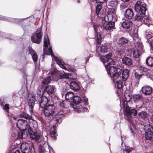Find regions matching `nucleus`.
<instances>
[{"instance_id": "nucleus-1", "label": "nucleus", "mask_w": 153, "mask_h": 153, "mask_svg": "<svg viewBox=\"0 0 153 153\" xmlns=\"http://www.w3.org/2000/svg\"><path fill=\"white\" fill-rule=\"evenodd\" d=\"M111 54L110 53L105 56H101L100 60L105 65L108 74L110 76L112 80H114L120 77L121 70L114 66H111L114 64L113 59L111 58Z\"/></svg>"}, {"instance_id": "nucleus-2", "label": "nucleus", "mask_w": 153, "mask_h": 153, "mask_svg": "<svg viewBox=\"0 0 153 153\" xmlns=\"http://www.w3.org/2000/svg\"><path fill=\"white\" fill-rule=\"evenodd\" d=\"M44 47L43 48V51L44 54L42 55L43 58L44 54L51 55L52 57V60L54 59L59 66L62 69H66L69 71H71L73 72L76 71V69L75 68L70 65H67V67H65L64 65V63L63 62L53 55L51 47L49 46V48H48L49 41L48 36L47 35H45L44 36Z\"/></svg>"}, {"instance_id": "nucleus-3", "label": "nucleus", "mask_w": 153, "mask_h": 153, "mask_svg": "<svg viewBox=\"0 0 153 153\" xmlns=\"http://www.w3.org/2000/svg\"><path fill=\"white\" fill-rule=\"evenodd\" d=\"M116 10L114 8L109 10L107 15L104 17L105 22L103 23V27L106 30H110L114 26V22L117 20L116 14Z\"/></svg>"}, {"instance_id": "nucleus-4", "label": "nucleus", "mask_w": 153, "mask_h": 153, "mask_svg": "<svg viewBox=\"0 0 153 153\" xmlns=\"http://www.w3.org/2000/svg\"><path fill=\"white\" fill-rule=\"evenodd\" d=\"M20 117L24 118L27 119L26 120L22 119H19L16 123V126L20 130L25 131L27 130L28 132H30L31 131V125L30 123V121L32 120L31 116L30 115L25 112L21 113L20 115Z\"/></svg>"}, {"instance_id": "nucleus-5", "label": "nucleus", "mask_w": 153, "mask_h": 153, "mask_svg": "<svg viewBox=\"0 0 153 153\" xmlns=\"http://www.w3.org/2000/svg\"><path fill=\"white\" fill-rule=\"evenodd\" d=\"M146 5L140 1H137L134 6L136 11L138 13L135 17V20L138 21H142L143 19V15L144 14L146 11Z\"/></svg>"}, {"instance_id": "nucleus-6", "label": "nucleus", "mask_w": 153, "mask_h": 153, "mask_svg": "<svg viewBox=\"0 0 153 153\" xmlns=\"http://www.w3.org/2000/svg\"><path fill=\"white\" fill-rule=\"evenodd\" d=\"M59 105L62 108L60 109V111L56 115L55 119L57 122L60 123L62 121V119L64 116V114L66 113L65 108H66L67 107L65 103L63 101L59 102Z\"/></svg>"}, {"instance_id": "nucleus-7", "label": "nucleus", "mask_w": 153, "mask_h": 153, "mask_svg": "<svg viewBox=\"0 0 153 153\" xmlns=\"http://www.w3.org/2000/svg\"><path fill=\"white\" fill-rule=\"evenodd\" d=\"M145 132V137L146 139L150 140H153V128L149 124L144 125Z\"/></svg>"}, {"instance_id": "nucleus-8", "label": "nucleus", "mask_w": 153, "mask_h": 153, "mask_svg": "<svg viewBox=\"0 0 153 153\" xmlns=\"http://www.w3.org/2000/svg\"><path fill=\"white\" fill-rule=\"evenodd\" d=\"M42 37L41 28H39L37 29L35 34L31 36V40L34 43L39 44L41 41Z\"/></svg>"}, {"instance_id": "nucleus-9", "label": "nucleus", "mask_w": 153, "mask_h": 153, "mask_svg": "<svg viewBox=\"0 0 153 153\" xmlns=\"http://www.w3.org/2000/svg\"><path fill=\"white\" fill-rule=\"evenodd\" d=\"M72 100L74 104H70L71 106L74 109L79 111V109L81 107L79 106L78 105L81 101L82 100L81 98L77 95L74 96Z\"/></svg>"}, {"instance_id": "nucleus-10", "label": "nucleus", "mask_w": 153, "mask_h": 153, "mask_svg": "<svg viewBox=\"0 0 153 153\" xmlns=\"http://www.w3.org/2000/svg\"><path fill=\"white\" fill-rule=\"evenodd\" d=\"M55 106L53 105H49L44 109V113L46 116H49L52 115L54 112Z\"/></svg>"}, {"instance_id": "nucleus-11", "label": "nucleus", "mask_w": 153, "mask_h": 153, "mask_svg": "<svg viewBox=\"0 0 153 153\" xmlns=\"http://www.w3.org/2000/svg\"><path fill=\"white\" fill-rule=\"evenodd\" d=\"M108 48L105 44H102L99 46H97L96 48L97 52L99 53H104L107 51Z\"/></svg>"}, {"instance_id": "nucleus-12", "label": "nucleus", "mask_w": 153, "mask_h": 153, "mask_svg": "<svg viewBox=\"0 0 153 153\" xmlns=\"http://www.w3.org/2000/svg\"><path fill=\"white\" fill-rule=\"evenodd\" d=\"M20 148L22 153H30V152L29 146L26 143H22Z\"/></svg>"}, {"instance_id": "nucleus-13", "label": "nucleus", "mask_w": 153, "mask_h": 153, "mask_svg": "<svg viewBox=\"0 0 153 153\" xmlns=\"http://www.w3.org/2000/svg\"><path fill=\"white\" fill-rule=\"evenodd\" d=\"M141 91L142 93L146 95L151 94L152 92V89L151 87L149 86H145L142 87Z\"/></svg>"}, {"instance_id": "nucleus-14", "label": "nucleus", "mask_w": 153, "mask_h": 153, "mask_svg": "<svg viewBox=\"0 0 153 153\" xmlns=\"http://www.w3.org/2000/svg\"><path fill=\"white\" fill-rule=\"evenodd\" d=\"M134 16V13L133 10L130 8L126 9L125 12V17L128 19H132Z\"/></svg>"}, {"instance_id": "nucleus-15", "label": "nucleus", "mask_w": 153, "mask_h": 153, "mask_svg": "<svg viewBox=\"0 0 153 153\" xmlns=\"http://www.w3.org/2000/svg\"><path fill=\"white\" fill-rule=\"evenodd\" d=\"M48 102L47 98L45 97H42L41 98V100L39 102L40 106L42 108H44L46 106Z\"/></svg>"}, {"instance_id": "nucleus-16", "label": "nucleus", "mask_w": 153, "mask_h": 153, "mask_svg": "<svg viewBox=\"0 0 153 153\" xmlns=\"http://www.w3.org/2000/svg\"><path fill=\"white\" fill-rule=\"evenodd\" d=\"M137 113V111L134 109H131L129 107H128L126 109V113L127 114L128 116H130L131 114H132L134 116H135L136 115Z\"/></svg>"}, {"instance_id": "nucleus-17", "label": "nucleus", "mask_w": 153, "mask_h": 153, "mask_svg": "<svg viewBox=\"0 0 153 153\" xmlns=\"http://www.w3.org/2000/svg\"><path fill=\"white\" fill-rule=\"evenodd\" d=\"M132 22L130 20H126L123 22L122 23V26L123 28L128 29L132 25Z\"/></svg>"}, {"instance_id": "nucleus-18", "label": "nucleus", "mask_w": 153, "mask_h": 153, "mask_svg": "<svg viewBox=\"0 0 153 153\" xmlns=\"http://www.w3.org/2000/svg\"><path fill=\"white\" fill-rule=\"evenodd\" d=\"M129 71L127 69L123 70L122 73V78L124 81H125L128 76Z\"/></svg>"}, {"instance_id": "nucleus-19", "label": "nucleus", "mask_w": 153, "mask_h": 153, "mask_svg": "<svg viewBox=\"0 0 153 153\" xmlns=\"http://www.w3.org/2000/svg\"><path fill=\"white\" fill-rule=\"evenodd\" d=\"M70 87L71 89L74 90H77L79 88V86L77 83L74 81L70 82Z\"/></svg>"}, {"instance_id": "nucleus-20", "label": "nucleus", "mask_w": 153, "mask_h": 153, "mask_svg": "<svg viewBox=\"0 0 153 153\" xmlns=\"http://www.w3.org/2000/svg\"><path fill=\"white\" fill-rule=\"evenodd\" d=\"M56 126V125L53 126L50 130V134L51 137L53 139H56L57 136V135L55 131Z\"/></svg>"}, {"instance_id": "nucleus-21", "label": "nucleus", "mask_w": 153, "mask_h": 153, "mask_svg": "<svg viewBox=\"0 0 153 153\" xmlns=\"http://www.w3.org/2000/svg\"><path fill=\"white\" fill-rule=\"evenodd\" d=\"M31 138H35L36 139H39L40 137V134L37 132H32V130L30 132H28Z\"/></svg>"}, {"instance_id": "nucleus-22", "label": "nucleus", "mask_w": 153, "mask_h": 153, "mask_svg": "<svg viewBox=\"0 0 153 153\" xmlns=\"http://www.w3.org/2000/svg\"><path fill=\"white\" fill-rule=\"evenodd\" d=\"M46 92L49 94H51L54 91V88L53 86L48 85L47 86L45 89Z\"/></svg>"}, {"instance_id": "nucleus-23", "label": "nucleus", "mask_w": 153, "mask_h": 153, "mask_svg": "<svg viewBox=\"0 0 153 153\" xmlns=\"http://www.w3.org/2000/svg\"><path fill=\"white\" fill-rule=\"evenodd\" d=\"M122 61L123 64L128 65H131L132 63L131 59L126 57H124L122 59Z\"/></svg>"}, {"instance_id": "nucleus-24", "label": "nucleus", "mask_w": 153, "mask_h": 153, "mask_svg": "<svg viewBox=\"0 0 153 153\" xmlns=\"http://www.w3.org/2000/svg\"><path fill=\"white\" fill-rule=\"evenodd\" d=\"M35 95L33 94L29 95V101L28 104L34 103L35 101Z\"/></svg>"}, {"instance_id": "nucleus-25", "label": "nucleus", "mask_w": 153, "mask_h": 153, "mask_svg": "<svg viewBox=\"0 0 153 153\" xmlns=\"http://www.w3.org/2000/svg\"><path fill=\"white\" fill-rule=\"evenodd\" d=\"M74 94L72 92H68L66 93L65 95V99L67 100H72L74 97Z\"/></svg>"}, {"instance_id": "nucleus-26", "label": "nucleus", "mask_w": 153, "mask_h": 153, "mask_svg": "<svg viewBox=\"0 0 153 153\" xmlns=\"http://www.w3.org/2000/svg\"><path fill=\"white\" fill-rule=\"evenodd\" d=\"M146 64L149 66H153V58L150 57H148L146 60Z\"/></svg>"}, {"instance_id": "nucleus-27", "label": "nucleus", "mask_w": 153, "mask_h": 153, "mask_svg": "<svg viewBox=\"0 0 153 153\" xmlns=\"http://www.w3.org/2000/svg\"><path fill=\"white\" fill-rule=\"evenodd\" d=\"M133 99L135 102H137L142 100V96L140 94H135L133 95Z\"/></svg>"}, {"instance_id": "nucleus-28", "label": "nucleus", "mask_w": 153, "mask_h": 153, "mask_svg": "<svg viewBox=\"0 0 153 153\" xmlns=\"http://www.w3.org/2000/svg\"><path fill=\"white\" fill-rule=\"evenodd\" d=\"M141 52L139 50H135L133 53V56L134 58H138L141 55Z\"/></svg>"}, {"instance_id": "nucleus-29", "label": "nucleus", "mask_w": 153, "mask_h": 153, "mask_svg": "<svg viewBox=\"0 0 153 153\" xmlns=\"http://www.w3.org/2000/svg\"><path fill=\"white\" fill-rule=\"evenodd\" d=\"M30 53L31 54L33 60L34 62H36L38 59V56L34 52L33 50H30Z\"/></svg>"}, {"instance_id": "nucleus-30", "label": "nucleus", "mask_w": 153, "mask_h": 153, "mask_svg": "<svg viewBox=\"0 0 153 153\" xmlns=\"http://www.w3.org/2000/svg\"><path fill=\"white\" fill-rule=\"evenodd\" d=\"M138 115L140 118L143 119H144L148 116V114L144 111H142L139 113Z\"/></svg>"}, {"instance_id": "nucleus-31", "label": "nucleus", "mask_w": 153, "mask_h": 153, "mask_svg": "<svg viewBox=\"0 0 153 153\" xmlns=\"http://www.w3.org/2000/svg\"><path fill=\"white\" fill-rule=\"evenodd\" d=\"M128 40L125 38L122 37L120 38L118 41L119 44L122 45H123L128 42Z\"/></svg>"}, {"instance_id": "nucleus-32", "label": "nucleus", "mask_w": 153, "mask_h": 153, "mask_svg": "<svg viewBox=\"0 0 153 153\" xmlns=\"http://www.w3.org/2000/svg\"><path fill=\"white\" fill-rule=\"evenodd\" d=\"M51 76H49L44 79L42 81V83L44 84H48L51 81Z\"/></svg>"}, {"instance_id": "nucleus-33", "label": "nucleus", "mask_w": 153, "mask_h": 153, "mask_svg": "<svg viewBox=\"0 0 153 153\" xmlns=\"http://www.w3.org/2000/svg\"><path fill=\"white\" fill-rule=\"evenodd\" d=\"M123 85V84L121 81H117L116 84H115V87L119 89H121L122 88Z\"/></svg>"}, {"instance_id": "nucleus-34", "label": "nucleus", "mask_w": 153, "mask_h": 153, "mask_svg": "<svg viewBox=\"0 0 153 153\" xmlns=\"http://www.w3.org/2000/svg\"><path fill=\"white\" fill-rule=\"evenodd\" d=\"M95 39L98 44H100L101 42V37L100 33H96Z\"/></svg>"}, {"instance_id": "nucleus-35", "label": "nucleus", "mask_w": 153, "mask_h": 153, "mask_svg": "<svg viewBox=\"0 0 153 153\" xmlns=\"http://www.w3.org/2000/svg\"><path fill=\"white\" fill-rule=\"evenodd\" d=\"M45 89L42 87H40L37 91L38 94L40 96L43 95L45 92Z\"/></svg>"}, {"instance_id": "nucleus-36", "label": "nucleus", "mask_w": 153, "mask_h": 153, "mask_svg": "<svg viewBox=\"0 0 153 153\" xmlns=\"http://www.w3.org/2000/svg\"><path fill=\"white\" fill-rule=\"evenodd\" d=\"M60 78H65L69 79L71 75L70 74L68 73H65L62 75H60Z\"/></svg>"}, {"instance_id": "nucleus-37", "label": "nucleus", "mask_w": 153, "mask_h": 153, "mask_svg": "<svg viewBox=\"0 0 153 153\" xmlns=\"http://www.w3.org/2000/svg\"><path fill=\"white\" fill-rule=\"evenodd\" d=\"M102 8V6L101 4H98L96 8V12L97 14L98 15L101 10Z\"/></svg>"}, {"instance_id": "nucleus-38", "label": "nucleus", "mask_w": 153, "mask_h": 153, "mask_svg": "<svg viewBox=\"0 0 153 153\" xmlns=\"http://www.w3.org/2000/svg\"><path fill=\"white\" fill-rule=\"evenodd\" d=\"M39 151L40 153H45V152L44 147L42 146H39Z\"/></svg>"}, {"instance_id": "nucleus-39", "label": "nucleus", "mask_w": 153, "mask_h": 153, "mask_svg": "<svg viewBox=\"0 0 153 153\" xmlns=\"http://www.w3.org/2000/svg\"><path fill=\"white\" fill-rule=\"evenodd\" d=\"M1 107L3 109L6 111L8 110L9 109V105L7 104L1 105Z\"/></svg>"}, {"instance_id": "nucleus-40", "label": "nucleus", "mask_w": 153, "mask_h": 153, "mask_svg": "<svg viewBox=\"0 0 153 153\" xmlns=\"http://www.w3.org/2000/svg\"><path fill=\"white\" fill-rule=\"evenodd\" d=\"M107 0H91L92 2H94L96 3H101L106 1Z\"/></svg>"}, {"instance_id": "nucleus-41", "label": "nucleus", "mask_w": 153, "mask_h": 153, "mask_svg": "<svg viewBox=\"0 0 153 153\" xmlns=\"http://www.w3.org/2000/svg\"><path fill=\"white\" fill-rule=\"evenodd\" d=\"M34 105V103L33 104H29V106L30 108V111L31 113H32L33 111V106Z\"/></svg>"}, {"instance_id": "nucleus-42", "label": "nucleus", "mask_w": 153, "mask_h": 153, "mask_svg": "<svg viewBox=\"0 0 153 153\" xmlns=\"http://www.w3.org/2000/svg\"><path fill=\"white\" fill-rule=\"evenodd\" d=\"M152 36V35L149 33L146 34L145 36L146 38L147 39L148 41L149 42V41L148 40L150 39Z\"/></svg>"}, {"instance_id": "nucleus-43", "label": "nucleus", "mask_w": 153, "mask_h": 153, "mask_svg": "<svg viewBox=\"0 0 153 153\" xmlns=\"http://www.w3.org/2000/svg\"><path fill=\"white\" fill-rule=\"evenodd\" d=\"M18 137L20 138H25V136H24V134L22 132H19L18 133Z\"/></svg>"}, {"instance_id": "nucleus-44", "label": "nucleus", "mask_w": 153, "mask_h": 153, "mask_svg": "<svg viewBox=\"0 0 153 153\" xmlns=\"http://www.w3.org/2000/svg\"><path fill=\"white\" fill-rule=\"evenodd\" d=\"M83 101L84 102V104L85 105H87L88 104V98L85 97H83Z\"/></svg>"}, {"instance_id": "nucleus-45", "label": "nucleus", "mask_w": 153, "mask_h": 153, "mask_svg": "<svg viewBox=\"0 0 153 153\" xmlns=\"http://www.w3.org/2000/svg\"><path fill=\"white\" fill-rule=\"evenodd\" d=\"M134 76L137 79H140V77L142 76V74H139L137 73L136 72L135 73Z\"/></svg>"}, {"instance_id": "nucleus-46", "label": "nucleus", "mask_w": 153, "mask_h": 153, "mask_svg": "<svg viewBox=\"0 0 153 153\" xmlns=\"http://www.w3.org/2000/svg\"><path fill=\"white\" fill-rule=\"evenodd\" d=\"M131 150L129 148H126L123 149V153H129Z\"/></svg>"}, {"instance_id": "nucleus-47", "label": "nucleus", "mask_w": 153, "mask_h": 153, "mask_svg": "<svg viewBox=\"0 0 153 153\" xmlns=\"http://www.w3.org/2000/svg\"><path fill=\"white\" fill-rule=\"evenodd\" d=\"M57 71V70L56 69V68L54 69L53 70H52L51 71V75L54 74L56 73Z\"/></svg>"}, {"instance_id": "nucleus-48", "label": "nucleus", "mask_w": 153, "mask_h": 153, "mask_svg": "<svg viewBox=\"0 0 153 153\" xmlns=\"http://www.w3.org/2000/svg\"><path fill=\"white\" fill-rule=\"evenodd\" d=\"M48 146V149L50 153H53V150L52 148L51 147H49V146Z\"/></svg>"}, {"instance_id": "nucleus-49", "label": "nucleus", "mask_w": 153, "mask_h": 153, "mask_svg": "<svg viewBox=\"0 0 153 153\" xmlns=\"http://www.w3.org/2000/svg\"><path fill=\"white\" fill-rule=\"evenodd\" d=\"M150 44L151 47L153 48V39L150 41Z\"/></svg>"}, {"instance_id": "nucleus-50", "label": "nucleus", "mask_w": 153, "mask_h": 153, "mask_svg": "<svg viewBox=\"0 0 153 153\" xmlns=\"http://www.w3.org/2000/svg\"><path fill=\"white\" fill-rule=\"evenodd\" d=\"M135 33H134L133 34L135 36H138V35L137 33V29L135 30Z\"/></svg>"}, {"instance_id": "nucleus-51", "label": "nucleus", "mask_w": 153, "mask_h": 153, "mask_svg": "<svg viewBox=\"0 0 153 153\" xmlns=\"http://www.w3.org/2000/svg\"><path fill=\"white\" fill-rule=\"evenodd\" d=\"M83 110L84 111H85V112H88V110L86 108H83Z\"/></svg>"}, {"instance_id": "nucleus-52", "label": "nucleus", "mask_w": 153, "mask_h": 153, "mask_svg": "<svg viewBox=\"0 0 153 153\" xmlns=\"http://www.w3.org/2000/svg\"><path fill=\"white\" fill-rule=\"evenodd\" d=\"M150 120L153 123V114L151 116V117L150 118Z\"/></svg>"}, {"instance_id": "nucleus-53", "label": "nucleus", "mask_w": 153, "mask_h": 153, "mask_svg": "<svg viewBox=\"0 0 153 153\" xmlns=\"http://www.w3.org/2000/svg\"><path fill=\"white\" fill-rule=\"evenodd\" d=\"M130 129L131 132L132 134V135H134V131L131 128H130Z\"/></svg>"}, {"instance_id": "nucleus-54", "label": "nucleus", "mask_w": 153, "mask_h": 153, "mask_svg": "<svg viewBox=\"0 0 153 153\" xmlns=\"http://www.w3.org/2000/svg\"><path fill=\"white\" fill-rule=\"evenodd\" d=\"M14 153H21L19 150H16Z\"/></svg>"}, {"instance_id": "nucleus-55", "label": "nucleus", "mask_w": 153, "mask_h": 153, "mask_svg": "<svg viewBox=\"0 0 153 153\" xmlns=\"http://www.w3.org/2000/svg\"><path fill=\"white\" fill-rule=\"evenodd\" d=\"M129 0H122V1L123 2H126L128 1Z\"/></svg>"}, {"instance_id": "nucleus-56", "label": "nucleus", "mask_w": 153, "mask_h": 153, "mask_svg": "<svg viewBox=\"0 0 153 153\" xmlns=\"http://www.w3.org/2000/svg\"><path fill=\"white\" fill-rule=\"evenodd\" d=\"M143 67H141V70H143Z\"/></svg>"}, {"instance_id": "nucleus-57", "label": "nucleus", "mask_w": 153, "mask_h": 153, "mask_svg": "<svg viewBox=\"0 0 153 153\" xmlns=\"http://www.w3.org/2000/svg\"><path fill=\"white\" fill-rule=\"evenodd\" d=\"M7 115L8 116H9L10 117V116H9V114H8V113L7 112Z\"/></svg>"}, {"instance_id": "nucleus-58", "label": "nucleus", "mask_w": 153, "mask_h": 153, "mask_svg": "<svg viewBox=\"0 0 153 153\" xmlns=\"http://www.w3.org/2000/svg\"><path fill=\"white\" fill-rule=\"evenodd\" d=\"M13 118L14 119H15H15H16V118L15 117H13Z\"/></svg>"}, {"instance_id": "nucleus-59", "label": "nucleus", "mask_w": 153, "mask_h": 153, "mask_svg": "<svg viewBox=\"0 0 153 153\" xmlns=\"http://www.w3.org/2000/svg\"><path fill=\"white\" fill-rule=\"evenodd\" d=\"M94 28V29H95V30H96L95 28V27Z\"/></svg>"}]
</instances>
